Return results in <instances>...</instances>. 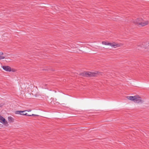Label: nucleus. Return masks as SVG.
<instances>
[{
  "label": "nucleus",
  "instance_id": "8",
  "mask_svg": "<svg viewBox=\"0 0 149 149\" xmlns=\"http://www.w3.org/2000/svg\"><path fill=\"white\" fill-rule=\"evenodd\" d=\"M148 23V21H145L142 19L141 24H140L139 27L143 26H145Z\"/></svg>",
  "mask_w": 149,
  "mask_h": 149
},
{
  "label": "nucleus",
  "instance_id": "14",
  "mask_svg": "<svg viewBox=\"0 0 149 149\" xmlns=\"http://www.w3.org/2000/svg\"><path fill=\"white\" fill-rule=\"evenodd\" d=\"M1 106H2V105H1V104H0V107H1Z\"/></svg>",
  "mask_w": 149,
  "mask_h": 149
},
{
  "label": "nucleus",
  "instance_id": "3",
  "mask_svg": "<svg viewBox=\"0 0 149 149\" xmlns=\"http://www.w3.org/2000/svg\"><path fill=\"white\" fill-rule=\"evenodd\" d=\"M126 97L128 100L133 101L135 103H138L141 101V98L136 96H127Z\"/></svg>",
  "mask_w": 149,
  "mask_h": 149
},
{
  "label": "nucleus",
  "instance_id": "2",
  "mask_svg": "<svg viewBox=\"0 0 149 149\" xmlns=\"http://www.w3.org/2000/svg\"><path fill=\"white\" fill-rule=\"evenodd\" d=\"M98 72H88L81 73L80 74V75L82 77H87L88 76L89 77H94L96 76Z\"/></svg>",
  "mask_w": 149,
  "mask_h": 149
},
{
  "label": "nucleus",
  "instance_id": "12",
  "mask_svg": "<svg viewBox=\"0 0 149 149\" xmlns=\"http://www.w3.org/2000/svg\"><path fill=\"white\" fill-rule=\"evenodd\" d=\"M3 54V52H0V55H2Z\"/></svg>",
  "mask_w": 149,
  "mask_h": 149
},
{
  "label": "nucleus",
  "instance_id": "6",
  "mask_svg": "<svg viewBox=\"0 0 149 149\" xmlns=\"http://www.w3.org/2000/svg\"><path fill=\"white\" fill-rule=\"evenodd\" d=\"M142 19H143L141 18H138L134 20L133 21V22L135 24L139 26L140 24H141V22Z\"/></svg>",
  "mask_w": 149,
  "mask_h": 149
},
{
  "label": "nucleus",
  "instance_id": "10",
  "mask_svg": "<svg viewBox=\"0 0 149 149\" xmlns=\"http://www.w3.org/2000/svg\"><path fill=\"white\" fill-rule=\"evenodd\" d=\"M8 121L10 123H13L14 122V119L11 116H9L8 117Z\"/></svg>",
  "mask_w": 149,
  "mask_h": 149
},
{
  "label": "nucleus",
  "instance_id": "7",
  "mask_svg": "<svg viewBox=\"0 0 149 149\" xmlns=\"http://www.w3.org/2000/svg\"><path fill=\"white\" fill-rule=\"evenodd\" d=\"M0 122L6 126L8 125V123L6 121V119L1 115H0Z\"/></svg>",
  "mask_w": 149,
  "mask_h": 149
},
{
  "label": "nucleus",
  "instance_id": "1",
  "mask_svg": "<svg viewBox=\"0 0 149 149\" xmlns=\"http://www.w3.org/2000/svg\"><path fill=\"white\" fill-rule=\"evenodd\" d=\"M102 43L103 45H110L114 48L119 47L121 46V44L118 43L117 42H113L112 43H107L106 41H102Z\"/></svg>",
  "mask_w": 149,
  "mask_h": 149
},
{
  "label": "nucleus",
  "instance_id": "11",
  "mask_svg": "<svg viewBox=\"0 0 149 149\" xmlns=\"http://www.w3.org/2000/svg\"><path fill=\"white\" fill-rule=\"evenodd\" d=\"M5 57L4 56H0V60L5 58Z\"/></svg>",
  "mask_w": 149,
  "mask_h": 149
},
{
  "label": "nucleus",
  "instance_id": "13",
  "mask_svg": "<svg viewBox=\"0 0 149 149\" xmlns=\"http://www.w3.org/2000/svg\"><path fill=\"white\" fill-rule=\"evenodd\" d=\"M22 113V114H25V113Z\"/></svg>",
  "mask_w": 149,
  "mask_h": 149
},
{
  "label": "nucleus",
  "instance_id": "5",
  "mask_svg": "<svg viewBox=\"0 0 149 149\" xmlns=\"http://www.w3.org/2000/svg\"><path fill=\"white\" fill-rule=\"evenodd\" d=\"M149 46L148 44H146V43H144L142 45H138L136 47V48L138 50H142L143 48L146 49Z\"/></svg>",
  "mask_w": 149,
  "mask_h": 149
},
{
  "label": "nucleus",
  "instance_id": "9",
  "mask_svg": "<svg viewBox=\"0 0 149 149\" xmlns=\"http://www.w3.org/2000/svg\"><path fill=\"white\" fill-rule=\"evenodd\" d=\"M2 68L3 70L7 71L10 72L11 70V68L8 66H3Z\"/></svg>",
  "mask_w": 149,
  "mask_h": 149
},
{
  "label": "nucleus",
  "instance_id": "4",
  "mask_svg": "<svg viewBox=\"0 0 149 149\" xmlns=\"http://www.w3.org/2000/svg\"><path fill=\"white\" fill-rule=\"evenodd\" d=\"M31 111V109H29L27 110H26L23 111H16L15 112V113L16 114H20L22 115H25L26 116H38L37 115H35L34 114H32V115H28L27 113H25V114H22V113H24L26 111H28V112Z\"/></svg>",
  "mask_w": 149,
  "mask_h": 149
}]
</instances>
